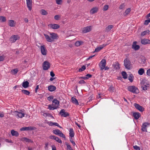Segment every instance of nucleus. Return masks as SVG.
<instances>
[{"label": "nucleus", "instance_id": "nucleus-23", "mask_svg": "<svg viewBox=\"0 0 150 150\" xmlns=\"http://www.w3.org/2000/svg\"><path fill=\"white\" fill-rule=\"evenodd\" d=\"M29 82L27 81H26L23 83L22 86L24 88H26L29 87Z\"/></svg>", "mask_w": 150, "mask_h": 150}, {"label": "nucleus", "instance_id": "nucleus-8", "mask_svg": "<svg viewBox=\"0 0 150 150\" xmlns=\"http://www.w3.org/2000/svg\"><path fill=\"white\" fill-rule=\"evenodd\" d=\"M150 125V123H149L148 122H145L144 123H143L142 125V130L143 132H147V129L146 128V127L148 125Z\"/></svg>", "mask_w": 150, "mask_h": 150}, {"label": "nucleus", "instance_id": "nucleus-16", "mask_svg": "<svg viewBox=\"0 0 150 150\" xmlns=\"http://www.w3.org/2000/svg\"><path fill=\"white\" fill-rule=\"evenodd\" d=\"M133 116L134 119L137 120L141 117V114L139 112H135L133 113Z\"/></svg>", "mask_w": 150, "mask_h": 150}, {"label": "nucleus", "instance_id": "nucleus-28", "mask_svg": "<svg viewBox=\"0 0 150 150\" xmlns=\"http://www.w3.org/2000/svg\"><path fill=\"white\" fill-rule=\"evenodd\" d=\"M52 103L55 105H57V108L59 105V101H58L56 98H55L52 101Z\"/></svg>", "mask_w": 150, "mask_h": 150}, {"label": "nucleus", "instance_id": "nucleus-39", "mask_svg": "<svg viewBox=\"0 0 150 150\" xmlns=\"http://www.w3.org/2000/svg\"><path fill=\"white\" fill-rule=\"evenodd\" d=\"M65 144L67 146V150H73L71 148L70 145L68 143L65 142Z\"/></svg>", "mask_w": 150, "mask_h": 150}, {"label": "nucleus", "instance_id": "nucleus-12", "mask_svg": "<svg viewBox=\"0 0 150 150\" xmlns=\"http://www.w3.org/2000/svg\"><path fill=\"white\" fill-rule=\"evenodd\" d=\"M27 5L28 9L31 11L32 9V0H26Z\"/></svg>", "mask_w": 150, "mask_h": 150}, {"label": "nucleus", "instance_id": "nucleus-35", "mask_svg": "<svg viewBox=\"0 0 150 150\" xmlns=\"http://www.w3.org/2000/svg\"><path fill=\"white\" fill-rule=\"evenodd\" d=\"M149 30H146L144 31L141 33V36H144L146 35L147 33H149Z\"/></svg>", "mask_w": 150, "mask_h": 150}, {"label": "nucleus", "instance_id": "nucleus-25", "mask_svg": "<svg viewBox=\"0 0 150 150\" xmlns=\"http://www.w3.org/2000/svg\"><path fill=\"white\" fill-rule=\"evenodd\" d=\"M11 133L13 136H14L16 137H18L19 135L18 132L13 129H12L11 130Z\"/></svg>", "mask_w": 150, "mask_h": 150}, {"label": "nucleus", "instance_id": "nucleus-5", "mask_svg": "<svg viewBox=\"0 0 150 150\" xmlns=\"http://www.w3.org/2000/svg\"><path fill=\"white\" fill-rule=\"evenodd\" d=\"M106 65V60L105 59H103L100 62L99 64V66L100 67V70H103L104 69Z\"/></svg>", "mask_w": 150, "mask_h": 150}, {"label": "nucleus", "instance_id": "nucleus-15", "mask_svg": "<svg viewBox=\"0 0 150 150\" xmlns=\"http://www.w3.org/2000/svg\"><path fill=\"white\" fill-rule=\"evenodd\" d=\"M91 27L89 26L84 28L82 30L83 33H84L90 32L91 30Z\"/></svg>", "mask_w": 150, "mask_h": 150}, {"label": "nucleus", "instance_id": "nucleus-55", "mask_svg": "<svg viewBox=\"0 0 150 150\" xmlns=\"http://www.w3.org/2000/svg\"><path fill=\"white\" fill-rule=\"evenodd\" d=\"M113 87L110 86L108 89V90L110 92H113Z\"/></svg>", "mask_w": 150, "mask_h": 150}, {"label": "nucleus", "instance_id": "nucleus-46", "mask_svg": "<svg viewBox=\"0 0 150 150\" xmlns=\"http://www.w3.org/2000/svg\"><path fill=\"white\" fill-rule=\"evenodd\" d=\"M150 22V18H149V19L146 20L145 21V22L144 23V24L145 25H147Z\"/></svg>", "mask_w": 150, "mask_h": 150}, {"label": "nucleus", "instance_id": "nucleus-20", "mask_svg": "<svg viewBox=\"0 0 150 150\" xmlns=\"http://www.w3.org/2000/svg\"><path fill=\"white\" fill-rule=\"evenodd\" d=\"M48 90L51 92L54 91L56 89V87L55 86L51 85L48 86Z\"/></svg>", "mask_w": 150, "mask_h": 150}, {"label": "nucleus", "instance_id": "nucleus-52", "mask_svg": "<svg viewBox=\"0 0 150 150\" xmlns=\"http://www.w3.org/2000/svg\"><path fill=\"white\" fill-rule=\"evenodd\" d=\"M53 99V96H50L47 98V100L49 101H50L51 100Z\"/></svg>", "mask_w": 150, "mask_h": 150}, {"label": "nucleus", "instance_id": "nucleus-56", "mask_svg": "<svg viewBox=\"0 0 150 150\" xmlns=\"http://www.w3.org/2000/svg\"><path fill=\"white\" fill-rule=\"evenodd\" d=\"M92 75L89 74H88L86 75V77L87 78V79H88L89 78H91L92 77Z\"/></svg>", "mask_w": 150, "mask_h": 150}, {"label": "nucleus", "instance_id": "nucleus-57", "mask_svg": "<svg viewBox=\"0 0 150 150\" xmlns=\"http://www.w3.org/2000/svg\"><path fill=\"white\" fill-rule=\"evenodd\" d=\"M59 18H60V16L58 15H56L54 16V18L56 20H58Z\"/></svg>", "mask_w": 150, "mask_h": 150}, {"label": "nucleus", "instance_id": "nucleus-17", "mask_svg": "<svg viewBox=\"0 0 150 150\" xmlns=\"http://www.w3.org/2000/svg\"><path fill=\"white\" fill-rule=\"evenodd\" d=\"M141 42L142 44L145 45L150 43V40L147 39H144L141 40Z\"/></svg>", "mask_w": 150, "mask_h": 150}, {"label": "nucleus", "instance_id": "nucleus-18", "mask_svg": "<svg viewBox=\"0 0 150 150\" xmlns=\"http://www.w3.org/2000/svg\"><path fill=\"white\" fill-rule=\"evenodd\" d=\"M33 129V127H24L20 129L21 131H28L29 130H32Z\"/></svg>", "mask_w": 150, "mask_h": 150}, {"label": "nucleus", "instance_id": "nucleus-13", "mask_svg": "<svg viewBox=\"0 0 150 150\" xmlns=\"http://www.w3.org/2000/svg\"><path fill=\"white\" fill-rule=\"evenodd\" d=\"M107 45V44H103L102 45H101L99 46V47L96 48L95 50L93 52H98L100 50H101L104 47H105Z\"/></svg>", "mask_w": 150, "mask_h": 150}, {"label": "nucleus", "instance_id": "nucleus-58", "mask_svg": "<svg viewBox=\"0 0 150 150\" xmlns=\"http://www.w3.org/2000/svg\"><path fill=\"white\" fill-rule=\"evenodd\" d=\"M79 84H83V83H86L84 81V80H82L80 81H79Z\"/></svg>", "mask_w": 150, "mask_h": 150}, {"label": "nucleus", "instance_id": "nucleus-60", "mask_svg": "<svg viewBox=\"0 0 150 150\" xmlns=\"http://www.w3.org/2000/svg\"><path fill=\"white\" fill-rule=\"evenodd\" d=\"M146 74L148 76H150V69L147 70Z\"/></svg>", "mask_w": 150, "mask_h": 150}, {"label": "nucleus", "instance_id": "nucleus-6", "mask_svg": "<svg viewBox=\"0 0 150 150\" xmlns=\"http://www.w3.org/2000/svg\"><path fill=\"white\" fill-rule=\"evenodd\" d=\"M59 114L62 117H66L69 116V113L67 112H66L65 110L64 109H62L60 111Z\"/></svg>", "mask_w": 150, "mask_h": 150}, {"label": "nucleus", "instance_id": "nucleus-50", "mask_svg": "<svg viewBox=\"0 0 150 150\" xmlns=\"http://www.w3.org/2000/svg\"><path fill=\"white\" fill-rule=\"evenodd\" d=\"M69 140L74 146L76 145L75 142L73 140V139L72 138H70Z\"/></svg>", "mask_w": 150, "mask_h": 150}, {"label": "nucleus", "instance_id": "nucleus-45", "mask_svg": "<svg viewBox=\"0 0 150 150\" xmlns=\"http://www.w3.org/2000/svg\"><path fill=\"white\" fill-rule=\"evenodd\" d=\"M17 116L18 117L21 118L24 116V114L19 112L18 114L17 115Z\"/></svg>", "mask_w": 150, "mask_h": 150}, {"label": "nucleus", "instance_id": "nucleus-51", "mask_svg": "<svg viewBox=\"0 0 150 150\" xmlns=\"http://www.w3.org/2000/svg\"><path fill=\"white\" fill-rule=\"evenodd\" d=\"M133 148L134 149L136 150H140V148L137 145H135L133 146Z\"/></svg>", "mask_w": 150, "mask_h": 150}, {"label": "nucleus", "instance_id": "nucleus-63", "mask_svg": "<svg viewBox=\"0 0 150 150\" xmlns=\"http://www.w3.org/2000/svg\"><path fill=\"white\" fill-rule=\"evenodd\" d=\"M4 59V58L2 56H0V61H3Z\"/></svg>", "mask_w": 150, "mask_h": 150}, {"label": "nucleus", "instance_id": "nucleus-2", "mask_svg": "<svg viewBox=\"0 0 150 150\" xmlns=\"http://www.w3.org/2000/svg\"><path fill=\"white\" fill-rule=\"evenodd\" d=\"M128 90L134 93H139V90L137 88L134 86H129L127 88Z\"/></svg>", "mask_w": 150, "mask_h": 150}, {"label": "nucleus", "instance_id": "nucleus-41", "mask_svg": "<svg viewBox=\"0 0 150 150\" xmlns=\"http://www.w3.org/2000/svg\"><path fill=\"white\" fill-rule=\"evenodd\" d=\"M48 107V109L50 110H53L57 108V107H52L51 105H49Z\"/></svg>", "mask_w": 150, "mask_h": 150}, {"label": "nucleus", "instance_id": "nucleus-54", "mask_svg": "<svg viewBox=\"0 0 150 150\" xmlns=\"http://www.w3.org/2000/svg\"><path fill=\"white\" fill-rule=\"evenodd\" d=\"M56 1L57 4H61L62 2L61 0H56Z\"/></svg>", "mask_w": 150, "mask_h": 150}, {"label": "nucleus", "instance_id": "nucleus-53", "mask_svg": "<svg viewBox=\"0 0 150 150\" xmlns=\"http://www.w3.org/2000/svg\"><path fill=\"white\" fill-rule=\"evenodd\" d=\"M125 6V5L124 4H123L120 6L119 8L121 9H123L124 8Z\"/></svg>", "mask_w": 150, "mask_h": 150}, {"label": "nucleus", "instance_id": "nucleus-59", "mask_svg": "<svg viewBox=\"0 0 150 150\" xmlns=\"http://www.w3.org/2000/svg\"><path fill=\"white\" fill-rule=\"evenodd\" d=\"M75 45L76 46H79L80 45V44L79 43V42L78 41H77L75 43Z\"/></svg>", "mask_w": 150, "mask_h": 150}, {"label": "nucleus", "instance_id": "nucleus-62", "mask_svg": "<svg viewBox=\"0 0 150 150\" xmlns=\"http://www.w3.org/2000/svg\"><path fill=\"white\" fill-rule=\"evenodd\" d=\"M55 137V136L54 135H51L50 136L49 138L51 139H54Z\"/></svg>", "mask_w": 150, "mask_h": 150}, {"label": "nucleus", "instance_id": "nucleus-38", "mask_svg": "<svg viewBox=\"0 0 150 150\" xmlns=\"http://www.w3.org/2000/svg\"><path fill=\"white\" fill-rule=\"evenodd\" d=\"M144 70L142 68L140 69L138 71V73L140 75H142L144 73Z\"/></svg>", "mask_w": 150, "mask_h": 150}, {"label": "nucleus", "instance_id": "nucleus-34", "mask_svg": "<svg viewBox=\"0 0 150 150\" xmlns=\"http://www.w3.org/2000/svg\"><path fill=\"white\" fill-rule=\"evenodd\" d=\"M133 75L132 74H131L129 75L128 77V79L130 82H132L133 81Z\"/></svg>", "mask_w": 150, "mask_h": 150}, {"label": "nucleus", "instance_id": "nucleus-44", "mask_svg": "<svg viewBox=\"0 0 150 150\" xmlns=\"http://www.w3.org/2000/svg\"><path fill=\"white\" fill-rule=\"evenodd\" d=\"M60 137H62V138H64V139H66V137L65 135L61 132L59 133V135H58Z\"/></svg>", "mask_w": 150, "mask_h": 150}, {"label": "nucleus", "instance_id": "nucleus-3", "mask_svg": "<svg viewBox=\"0 0 150 150\" xmlns=\"http://www.w3.org/2000/svg\"><path fill=\"white\" fill-rule=\"evenodd\" d=\"M124 65L126 68L128 69H132L131 64L129 59L127 58L125 59L124 61Z\"/></svg>", "mask_w": 150, "mask_h": 150}, {"label": "nucleus", "instance_id": "nucleus-10", "mask_svg": "<svg viewBox=\"0 0 150 150\" xmlns=\"http://www.w3.org/2000/svg\"><path fill=\"white\" fill-rule=\"evenodd\" d=\"M40 49L41 53L43 55H45L47 54V51L46 50L45 45L41 46Z\"/></svg>", "mask_w": 150, "mask_h": 150}, {"label": "nucleus", "instance_id": "nucleus-21", "mask_svg": "<svg viewBox=\"0 0 150 150\" xmlns=\"http://www.w3.org/2000/svg\"><path fill=\"white\" fill-rule=\"evenodd\" d=\"M50 34L51 35V38L53 40L57 39V35L54 33H50Z\"/></svg>", "mask_w": 150, "mask_h": 150}, {"label": "nucleus", "instance_id": "nucleus-40", "mask_svg": "<svg viewBox=\"0 0 150 150\" xmlns=\"http://www.w3.org/2000/svg\"><path fill=\"white\" fill-rule=\"evenodd\" d=\"M131 11V9L130 8H127L125 11L124 14L125 16L127 15Z\"/></svg>", "mask_w": 150, "mask_h": 150}, {"label": "nucleus", "instance_id": "nucleus-32", "mask_svg": "<svg viewBox=\"0 0 150 150\" xmlns=\"http://www.w3.org/2000/svg\"><path fill=\"white\" fill-rule=\"evenodd\" d=\"M122 75L123 76V78L124 79H125L127 78V75L125 71H122Z\"/></svg>", "mask_w": 150, "mask_h": 150}, {"label": "nucleus", "instance_id": "nucleus-31", "mask_svg": "<svg viewBox=\"0 0 150 150\" xmlns=\"http://www.w3.org/2000/svg\"><path fill=\"white\" fill-rule=\"evenodd\" d=\"M21 92L27 95H29L30 93V92L27 90H21Z\"/></svg>", "mask_w": 150, "mask_h": 150}, {"label": "nucleus", "instance_id": "nucleus-27", "mask_svg": "<svg viewBox=\"0 0 150 150\" xmlns=\"http://www.w3.org/2000/svg\"><path fill=\"white\" fill-rule=\"evenodd\" d=\"M71 101L73 103L75 104L76 105H79V103L77 100L74 97H72Z\"/></svg>", "mask_w": 150, "mask_h": 150}, {"label": "nucleus", "instance_id": "nucleus-14", "mask_svg": "<svg viewBox=\"0 0 150 150\" xmlns=\"http://www.w3.org/2000/svg\"><path fill=\"white\" fill-rule=\"evenodd\" d=\"M137 42H134L132 45V48L135 50H138L140 48V46L139 45H136Z\"/></svg>", "mask_w": 150, "mask_h": 150}, {"label": "nucleus", "instance_id": "nucleus-61", "mask_svg": "<svg viewBox=\"0 0 150 150\" xmlns=\"http://www.w3.org/2000/svg\"><path fill=\"white\" fill-rule=\"evenodd\" d=\"M50 75L52 77H54L55 76V74L52 71L50 72Z\"/></svg>", "mask_w": 150, "mask_h": 150}, {"label": "nucleus", "instance_id": "nucleus-4", "mask_svg": "<svg viewBox=\"0 0 150 150\" xmlns=\"http://www.w3.org/2000/svg\"><path fill=\"white\" fill-rule=\"evenodd\" d=\"M50 67V63L47 61H45L43 63L42 67L44 70H48Z\"/></svg>", "mask_w": 150, "mask_h": 150}, {"label": "nucleus", "instance_id": "nucleus-7", "mask_svg": "<svg viewBox=\"0 0 150 150\" xmlns=\"http://www.w3.org/2000/svg\"><path fill=\"white\" fill-rule=\"evenodd\" d=\"M20 38L18 35H12L10 38V40L11 43L14 42L16 40H18Z\"/></svg>", "mask_w": 150, "mask_h": 150}, {"label": "nucleus", "instance_id": "nucleus-48", "mask_svg": "<svg viewBox=\"0 0 150 150\" xmlns=\"http://www.w3.org/2000/svg\"><path fill=\"white\" fill-rule=\"evenodd\" d=\"M28 139L26 137H23L22 138V141L24 142H28Z\"/></svg>", "mask_w": 150, "mask_h": 150}, {"label": "nucleus", "instance_id": "nucleus-36", "mask_svg": "<svg viewBox=\"0 0 150 150\" xmlns=\"http://www.w3.org/2000/svg\"><path fill=\"white\" fill-rule=\"evenodd\" d=\"M61 131L59 129H55L53 131V133L56 135H59Z\"/></svg>", "mask_w": 150, "mask_h": 150}, {"label": "nucleus", "instance_id": "nucleus-43", "mask_svg": "<svg viewBox=\"0 0 150 150\" xmlns=\"http://www.w3.org/2000/svg\"><path fill=\"white\" fill-rule=\"evenodd\" d=\"M54 138V140L57 142H58L60 143H62V142L61 140L60 139H59V138L58 137H55Z\"/></svg>", "mask_w": 150, "mask_h": 150}, {"label": "nucleus", "instance_id": "nucleus-33", "mask_svg": "<svg viewBox=\"0 0 150 150\" xmlns=\"http://www.w3.org/2000/svg\"><path fill=\"white\" fill-rule=\"evenodd\" d=\"M113 26L112 25H109L107 27H106L105 28L106 31H110L111 29L113 28Z\"/></svg>", "mask_w": 150, "mask_h": 150}, {"label": "nucleus", "instance_id": "nucleus-29", "mask_svg": "<svg viewBox=\"0 0 150 150\" xmlns=\"http://www.w3.org/2000/svg\"><path fill=\"white\" fill-rule=\"evenodd\" d=\"M113 66L114 68L116 69H119L120 68V64L118 62L115 63V64H113Z\"/></svg>", "mask_w": 150, "mask_h": 150}, {"label": "nucleus", "instance_id": "nucleus-64", "mask_svg": "<svg viewBox=\"0 0 150 150\" xmlns=\"http://www.w3.org/2000/svg\"><path fill=\"white\" fill-rule=\"evenodd\" d=\"M52 150H56V147L54 145H52Z\"/></svg>", "mask_w": 150, "mask_h": 150}, {"label": "nucleus", "instance_id": "nucleus-37", "mask_svg": "<svg viewBox=\"0 0 150 150\" xmlns=\"http://www.w3.org/2000/svg\"><path fill=\"white\" fill-rule=\"evenodd\" d=\"M6 21V18L5 17L1 16H0V21L1 22H4Z\"/></svg>", "mask_w": 150, "mask_h": 150}, {"label": "nucleus", "instance_id": "nucleus-19", "mask_svg": "<svg viewBox=\"0 0 150 150\" xmlns=\"http://www.w3.org/2000/svg\"><path fill=\"white\" fill-rule=\"evenodd\" d=\"M44 35L47 41L50 42H52L54 40L51 38V37H50L48 35L44 34Z\"/></svg>", "mask_w": 150, "mask_h": 150}, {"label": "nucleus", "instance_id": "nucleus-24", "mask_svg": "<svg viewBox=\"0 0 150 150\" xmlns=\"http://www.w3.org/2000/svg\"><path fill=\"white\" fill-rule=\"evenodd\" d=\"M15 23L13 20H10L8 21V25L11 27H14L15 26Z\"/></svg>", "mask_w": 150, "mask_h": 150}, {"label": "nucleus", "instance_id": "nucleus-1", "mask_svg": "<svg viewBox=\"0 0 150 150\" xmlns=\"http://www.w3.org/2000/svg\"><path fill=\"white\" fill-rule=\"evenodd\" d=\"M141 87L142 90L146 91L149 88V84L147 83L145 80H142L140 83Z\"/></svg>", "mask_w": 150, "mask_h": 150}, {"label": "nucleus", "instance_id": "nucleus-11", "mask_svg": "<svg viewBox=\"0 0 150 150\" xmlns=\"http://www.w3.org/2000/svg\"><path fill=\"white\" fill-rule=\"evenodd\" d=\"M48 26L50 27V28L54 29H57L60 28V25L57 24H51L48 25Z\"/></svg>", "mask_w": 150, "mask_h": 150}, {"label": "nucleus", "instance_id": "nucleus-30", "mask_svg": "<svg viewBox=\"0 0 150 150\" xmlns=\"http://www.w3.org/2000/svg\"><path fill=\"white\" fill-rule=\"evenodd\" d=\"M40 13L42 15H46L48 14L47 12L44 9L41 10Z\"/></svg>", "mask_w": 150, "mask_h": 150}, {"label": "nucleus", "instance_id": "nucleus-26", "mask_svg": "<svg viewBox=\"0 0 150 150\" xmlns=\"http://www.w3.org/2000/svg\"><path fill=\"white\" fill-rule=\"evenodd\" d=\"M69 136L71 138L73 137L74 135L73 129L72 128H71L69 130Z\"/></svg>", "mask_w": 150, "mask_h": 150}, {"label": "nucleus", "instance_id": "nucleus-9", "mask_svg": "<svg viewBox=\"0 0 150 150\" xmlns=\"http://www.w3.org/2000/svg\"><path fill=\"white\" fill-rule=\"evenodd\" d=\"M135 108L140 112H142L144 110V108L142 106L136 103L134 104Z\"/></svg>", "mask_w": 150, "mask_h": 150}, {"label": "nucleus", "instance_id": "nucleus-22", "mask_svg": "<svg viewBox=\"0 0 150 150\" xmlns=\"http://www.w3.org/2000/svg\"><path fill=\"white\" fill-rule=\"evenodd\" d=\"M98 8L97 7H94L91 10L90 12L91 13L93 14L97 13L98 11Z\"/></svg>", "mask_w": 150, "mask_h": 150}, {"label": "nucleus", "instance_id": "nucleus-49", "mask_svg": "<svg viewBox=\"0 0 150 150\" xmlns=\"http://www.w3.org/2000/svg\"><path fill=\"white\" fill-rule=\"evenodd\" d=\"M18 70L17 69H14L11 71V72L13 73L14 74H16L18 72Z\"/></svg>", "mask_w": 150, "mask_h": 150}, {"label": "nucleus", "instance_id": "nucleus-42", "mask_svg": "<svg viewBox=\"0 0 150 150\" xmlns=\"http://www.w3.org/2000/svg\"><path fill=\"white\" fill-rule=\"evenodd\" d=\"M86 69V67L85 66L83 65L81 67V68H80L79 69L78 71L79 72H81L84 70Z\"/></svg>", "mask_w": 150, "mask_h": 150}, {"label": "nucleus", "instance_id": "nucleus-47", "mask_svg": "<svg viewBox=\"0 0 150 150\" xmlns=\"http://www.w3.org/2000/svg\"><path fill=\"white\" fill-rule=\"evenodd\" d=\"M108 5H105L103 6V10L104 11H106L108 9Z\"/></svg>", "mask_w": 150, "mask_h": 150}]
</instances>
